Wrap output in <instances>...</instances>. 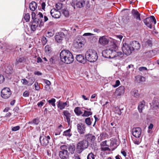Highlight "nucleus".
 I'll return each mask as SVG.
<instances>
[{
  "mask_svg": "<svg viewBox=\"0 0 159 159\" xmlns=\"http://www.w3.org/2000/svg\"><path fill=\"white\" fill-rule=\"evenodd\" d=\"M117 46L116 44L113 43L109 48L104 51L103 52V56L107 58H113L117 57L119 59L123 57V54L120 52H116Z\"/></svg>",
  "mask_w": 159,
  "mask_h": 159,
  "instance_id": "nucleus-1",
  "label": "nucleus"
},
{
  "mask_svg": "<svg viewBox=\"0 0 159 159\" xmlns=\"http://www.w3.org/2000/svg\"><path fill=\"white\" fill-rule=\"evenodd\" d=\"M60 57L61 61L67 64L71 63L74 59L72 53L69 51L66 50H64L61 52Z\"/></svg>",
  "mask_w": 159,
  "mask_h": 159,
  "instance_id": "nucleus-2",
  "label": "nucleus"
},
{
  "mask_svg": "<svg viewBox=\"0 0 159 159\" xmlns=\"http://www.w3.org/2000/svg\"><path fill=\"white\" fill-rule=\"evenodd\" d=\"M85 56L87 60L90 62H94L98 59V56L96 52L94 50L89 49L86 52Z\"/></svg>",
  "mask_w": 159,
  "mask_h": 159,
  "instance_id": "nucleus-3",
  "label": "nucleus"
},
{
  "mask_svg": "<svg viewBox=\"0 0 159 159\" xmlns=\"http://www.w3.org/2000/svg\"><path fill=\"white\" fill-rule=\"evenodd\" d=\"M85 42V39L84 38L78 37L74 41L73 47L78 50H80L84 46Z\"/></svg>",
  "mask_w": 159,
  "mask_h": 159,
  "instance_id": "nucleus-4",
  "label": "nucleus"
},
{
  "mask_svg": "<svg viewBox=\"0 0 159 159\" xmlns=\"http://www.w3.org/2000/svg\"><path fill=\"white\" fill-rule=\"evenodd\" d=\"M89 146L88 141L84 140L80 141L77 144L76 150L78 153H81L84 150L86 149Z\"/></svg>",
  "mask_w": 159,
  "mask_h": 159,
  "instance_id": "nucleus-5",
  "label": "nucleus"
},
{
  "mask_svg": "<svg viewBox=\"0 0 159 159\" xmlns=\"http://www.w3.org/2000/svg\"><path fill=\"white\" fill-rule=\"evenodd\" d=\"M71 4L74 8H81L85 5V2L84 0H72Z\"/></svg>",
  "mask_w": 159,
  "mask_h": 159,
  "instance_id": "nucleus-6",
  "label": "nucleus"
},
{
  "mask_svg": "<svg viewBox=\"0 0 159 159\" xmlns=\"http://www.w3.org/2000/svg\"><path fill=\"white\" fill-rule=\"evenodd\" d=\"M144 22L150 29L152 28V25L153 24H156V21L155 17L153 16H151L150 17L146 18L144 20Z\"/></svg>",
  "mask_w": 159,
  "mask_h": 159,
  "instance_id": "nucleus-7",
  "label": "nucleus"
},
{
  "mask_svg": "<svg viewBox=\"0 0 159 159\" xmlns=\"http://www.w3.org/2000/svg\"><path fill=\"white\" fill-rule=\"evenodd\" d=\"M11 94V91L8 88H4L1 92V97L5 99H7L9 98Z\"/></svg>",
  "mask_w": 159,
  "mask_h": 159,
  "instance_id": "nucleus-8",
  "label": "nucleus"
},
{
  "mask_svg": "<svg viewBox=\"0 0 159 159\" xmlns=\"http://www.w3.org/2000/svg\"><path fill=\"white\" fill-rule=\"evenodd\" d=\"M122 50L124 54L127 55L130 54L132 53V51H133L130 45L127 44L126 43L123 44Z\"/></svg>",
  "mask_w": 159,
  "mask_h": 159,
  "instance_id": "nucleus-9",
  "label": "nucleus"
},
{
  "mask_svg": "<svg viewBox=\"0 0 159 159\" xmlns=\"http://www.w3.org/2000/svg\"><path fill=\"white\" fill-rule=\"evenodd\" d=\"M50 139V137L48 135L47 136L44 135L40 136L39 140L41 145L43 146L46 147L49 143V140Z\"/></svg>",
  "mask_w": 159,
  "mask_h": 159,
  "instance_id": "nucleus-10",
  "label": "nucleus"
},
{
  "mask_svg": "<svg viewBox=\"0 0 159 159\" xmlns=\"http://www.w3.org/2000/svg\"><path fill=\"white\" fill-rule=\"evenodd\" d=\"M132 134L133 136L136 138H139L141 133V129L139 127L133 128L132 129Z\"/></svg>",
  "mask_w": 159,
  "mask_h": 159,
  "instance_id": "nucleus-11",
  "label": "nucleus"
},
{
  "mask_svg": "<svg viewBox=\"0 0 159 159\" xmlns=\"http://www.w3.org/2000/svg\"><path fill=\"white\" fill-rule=\"evenodd\" d=\"M51 16L54 18H58L61 16L60 11L55 8L52 9L50 11Z\"/></svg>",
  "mask_w": 159,
  "mask_h": 159,
  "instance_id": "nucleus-12",
  "label": "nucleus"
},
{
  "mask_svg": "<svg viewBox=\"0 0 159 159\" xmlns=\"http://www.w3.org/2000/svg\"><path fill=\"white\" fill-rule=\"evenodd\" d=\"M65 36V34L63 32H59L55 36V39L58 43H61Z\"/></svg>",
  "mask_w": 159,
  "mask_h": 159,
  "instance_id": "nucleus-13",
  "label": "nucleus"
},
{
  "mask_svg": "<svg viewBox=\"0 0 159 159\" xmlns=\"http://www.w3.org/2000/svg\"><path fill=\"white\" fill-rule=\"evenodd\" d=\"M129 45L131 46L132 50L133 51L134 50H138L140 48V44L138 42L136 41H132L130 43Z\"/></svg>",
  "mask_w": 159,
  "mask_h": 159,
  "instance_id": "nucleus-14",
  "label": "nucleus"
},
{
  "mask_svg": "<svg viewBox=\"0 0 159 159\" xmlns=\"http://www.w3.org/2000/svg\"><path fill=\"white\" fill-rule=\"evenodd\" d=\"M125 92V87L123 86H121L117 88L115 92V94L117 96L123 95Z\"/></svg>",
  "mask_w": 159,
  "mask_h": 159,
  "instance_id": "nucleus-15",
  "label": "nucleus"
},
{
  "mask_svg": "<svg viewBox=\"0 0 159 159\" xmlns=\"http://www.w3.org/2000/svg\"><path fill=\"white\" fill-rule=\"evenodd\" d=\"M77 61L82 63L84 64L86 62L87 59L83 54L77 55L76 57Z\"/></svg>",
  "mask_w": 159,
  "mask_h": 159,
  "instance_id": "nucleus-16",
  "label": "nucleus"
},
{
  "mask_svg": "<svg viewBox=\"0 0 159 159\" xmlns=\"http://www.w3.org/2000/svg\"><path fill=\"white\" fill-rule=\"evenodd\" d=\"M77 130L78 132L81 134H84L85 132L84 125L82 123L78 124L77 125Z\"/></svg>",
  "mask_w": 159,
  "mask_h": 159,
  "instance_id": "nucleus-17",
  "label": "nucleus"
},
{
  "mask_svg": "<svg viewBox=\"0 0 159 159\" xmlns=\"http://www.w3.org/2000/svg\"><path fill=\"white\" fill-rule=\"evenodd\" d=\"M69 102L66 101L65 102H63L62 101L59 100L57 102V105L58 108L61 110H63L64 109L65 107L68 105Z\"/></svg>",
  "mask_w": 159,
  "mask_h": 159,
  "instance_id": "nucleus-18",
  "label": "nucleus"
},
{
  "mask_svg": "<svg viewBox=\"0 0 159 159\" xmlns=\"http://www.w3.org/2000/svg\"><path fill=\"white\" fill-rule=\"evenodd\" d=\"M64 115L65 116L66 122H67L69 125H70L71 123L70 118L71 114L67 110L64 111L63 112Z\"/></svg>",
  "mask_w": 159,
  "mask_h": 159,
  "instance_id": "nucleus-19",
  "label": "nucleus"
},
{
  "mask_svg": "<svg viewBox=\"0 0 159 159\" xmlns=\"http://www.w3.org/2000/svg\"><path fill=\"white\" fill-rule=\"evenodd\" d=\"M68 151H59V155L60 157L62 159H67L69 155Z\"/></svg>",
  "mask_w": 159,
  "mask_h": 159,
  "instance_id": "nucleus-20",
  "label": "nucleus"
},
{
  "mask_svg": "<svg viewBox=\"0 0 159 159\" xmlns=\"http://www.w3.org/2000/svg\"><path fill=\"white\" fill-rule=\"evenodd\" d=\"M99 43L102 45H104L108 44L109 40L105 36L101 37L99 40Z\"/></svg>",
  "mask_w": 159,
  "mask_h": 159,
  "instance_id": "nucleus-21",
  "label": "nucleus"
},
{
  "mask_svg": "<svg viewBox=\"0 0 159 159\" xmlns=\"http://www.w3.org/2000/svg\"><path fill=\"white\" fill-rule=\"evenodd\" d=\"M39 19L37 18H35L33 20L31 25V29L33 31H35L39 25Z\"/></svg>",
  "mask_w": 159,
  "mask_h": 159,
  "instance_id": "nucleus-22",
  "label": "nucleus"
},
{
  "mask_svg": "<svg viewBox=\"0 0 159 159\" xmlns=\"http://www.w3.org/2000/svg\"><path fill=\"white\" fill-rule=\"evenodd\" d=\"M142 45L143 47H151L152 46V43L150 40H145L142 42Z\"/></svg>",
  "mask_w": 159,
  "mask_h": 159,
  "instance_id": "nucleus-23",
  "label": "nucleus"
},
{
  "mask_svg": "<svg viewBox=\"0 0 159 159\" xmlns=\"http://www.w3.org/2000/svg\"><path fill=\"white\" fill-rule=\"evenodd\" d=\"M132 13L134 17L136 19L139 20H141L140 18V14L137 11L134 9H133L132 11Z\"/></svg>",
  "mask_w": 159,
  "mask_h": 159,
  "instance_id": "nucleus-24",
  "label": "nucleus"
},
{
  "mask_svg": "<svg viewBox=\"0 0 159 159\" xmlns=\"http://www.w3.org/2000/svg\"><path fill=\"white\" fill-rule=\"evenodd\" d=\"M145 106V102L144 101H142L140 102L138 107V109L140 112H142V110L144 108Z\"/></svg>",
  "mask_w": 159,
  "mask_h": 159,
  "instance_id": "nucleus-25",
  "label": "nucleus"
},
{
  "mask_svg": "<svg viewBox=\"0 0 159 159\" xmlns=\"http://www.w3.org/2000/svg\"><path fill=\"white\" fill-rule=\"evenodd\" d=\"M37 5L36 3L35 2H32L30 3L29 5L30 9L32 11H35L37 8Z\"/></svg>",
  "mask_w": 159,
  "mask_h": 159,
  "instance_id": "nucleus-26",
  "label": "nucleus"
},
{
  "mask_svg": "<svg viewBox=\"0 0 159 159\" xmlns=\"http://www.w3.org/2000/svg\"><path fill=\"white\" fill-rule=\"evenodd\" d=\"M4 71L7 74H11L12 71V68L9 65H7L4 67Z\"/></svg>",
  "mask_w": 159,
  "mask_h": 159,
  "instance_id": "nucleus-27",
  "label": "nucleus"
},
{
  "mask_svg": "<svg viewBox=\"0 0 159 159\" xmlns=\"http://www.w3.org/2000/svg\"><path fill=\"white\" fill-rule=\"evenodd\" d=\"M74 111L75 114L77 116H79L83 113L80 108L79 107H76L74 109Z\"/></svg>",
  "mask_w": 159,
  "mask_h": 159,
  "instance_id": "nucleus-28",
  "label": "nucleus"
},
{
  "mask_svg": "<svg viewBox=\"0 0 159 159\" xmlns=\"http://www.w3.org/2000/svg\"><path fill=\"white\" fill-rule=\"evenodd\" d=\"M86 137L87 139V140L88 141H94L95 139V137L92 134H89L87 135L86 136Z\"/></svg>",
  "mask_w": 159,
  "mask_h": 159,
  "instance_id": "nucleus-29",
  "label": "nucleus"
},
{
  "mask_svg": "<svg viewBox=\"0 0 159 159\" xmlns=\"http://www.w3.org/2000/svg\"><path fill=\"white\" fill-rule=\"evenodd\" d=\"M70 131L71 129H70L66 130L64 132L63 135V136L70 137L72 135Z\"/></svg>",
  "mask_w": 159,
  "mask_h": 159,
  "instance_id": "nucleus-30",
  "label": "nucleus"
},
{
  "mask_svg": "<svg viewBox=\"0 0 159 159\" xmlns=\"http://www.w3.org/2000/svg\"><path fill=\"white\" fill-rule=\"evenodd\" d=\"M35 80V79L33 77H31L28 79L29 86L31 85Z\"/></svg>",
  "mask_w": 159,
  "mask_h": 159,
  "instance_id": "nucleus-31",
  "label": "nucleus"
},
{
  "mask_svg": "<svg viewBox=\"0 0 159 159\" xmlns=\"http://www.w3.org/2000/svg\"><path fill=\"white\" fill-rule=\"evenodd\" d=\"M39 122V120L38 118H35L32 121L28 122L29 124H34L35 125H37Z\"/></svg>",
  "mask_w": 159,
  "mask_h": 159,
  "instance_id": "nucleus-32",
  "label": "nucleus"
},
{
  "mask_svg": "<svg viewBox=\"0 0 159 159\" xmlns=\"http://www.w3.org/2000/svg\"><path fill=\"white\" fill-rule=\"evenodd\" d=\"M68 145H61L60 147V151H68Z\"/></svg>",
  "mask_w": 159,
  "mask_h": 159,
  "instance_id": "nucleus-33",
  "label": "nucleus"
},
{
  "mask_svg": "<svg viewBox=\"0 0 159 159\" xmlns=\"http://www.w3.org/2000/svg\"><path fill=\"white\" fill-rule=\"evenodd\" d=\"M92 114V113L91 111H84V114L82 115V116L83 117H88Z\"/></svg>",
  "mask_w": 159,
  "mask_h": 159,
  "instance_id": "nucleus-34",
  "label": "nucleus"
},
{
  "mask_svg": "<svg viewBox=\"0 0 159 159\" xmlns=\"http://www.w3.org/2000/svg\"><path fill=\"white\" fill-rule=\"evenodd\" d=\"M136 78L137 81L139 83L142 82L145 80L144 78L140 75L137 76L136 77Z\"/></svg>",
  "mask_w": 159,
  "mask_h": 159,
  "instance_id": "nucleus-35",
  "label": "nucleus"
},
{
  "mask_svg": "<svg viewBox=\"0 0 159 159\" xmlns=\"http://www.w3.org/2000/svg\"><path fill=\"white\" fill-rule=\"evenodd\" d=\"M114 111L116 114L120 115L121 114V112L119 108L118 107H115L114 109Z\"/></svg>",
  "mask_w": 159,
  "mask_h": 159,
  "instance_id": "nucleus-36",
  "label": "nucleus"
},
{
  "mask_svg": "<svg viewBox=\"0 0 159 159\" xmlns=\"http://www.w3.org/2000/svg\"><path fill=\"white\" fill-rule=\"evenodd\" d=\"M68 149L69 152L71 154H73L74 153L75 151V147L74 146H72L71 145H68Z\"/></svg>",
  "mask_w": 159,
  "mask_h": 159,
  "instance_id": "nucleus-37",
  "label": "nucleus"
},
{
  "mask_svg": "<svg viewBox=\"0 0 159 159\" xmlns=\"http://www.w3.org/2000/svg\"><path fill=\"white\" fill-rule=\"evenodd\" d=\"M56 99L55 98H52L51 100L48 101V103L51 104L52 106L55 107L56 105L55 102H56Z\"/></svg>",
  "mask_w": 159,
  "mask_h": 159,
  "instance_id": "nucleus-38",
  "label": "nucleus"
},
{
  "mask_svg": "<svg viewBox=\"0 0 159 159\" xmlns=\"http://www.w3.org/2000/svg\"><path fill=\"white\" fill-rule=\"evenodd\" d=\"M30 15L29 13L25 14L24 16V18L26 22H28L30 20Z\"/></svg>",
  "mask_w": 159,
  "mask_h": 159,
  "instance_id": "nucleus-39",
  "label": "nucleus"
},
{
  "mask_svg": "<svg viewBox=\"0 0 159 159\" xmlns=\"http://www.w3.org/2000/svg\"><path fill=\"white\" fill-rule=\"evenodd\" d=\"M87 159H95L94 154L92 152L89 153L87 156Z\"/></svg>",
  "mask_w": 159,
  "mask_h": 159,
  "instance_id": "nucleus-40",
  "label": "nucleus"
},
{
  "mask_svg": "<svg viewBox=\"0 0 159 159\" xmlns=\"http://www.w3.org/2000/svg\"><path fill=\"white\" fill-rule=\"evenodd\" d=\"M24 58L23 57L19 58L16 60V64H18L19 63H21L24 60Z\"/></svg>",
  "mask_w": 159,
  "mask_h": 159,
  "instance_id": "nucleus-41",
  "label": "nucleus"
},
{
  "mask_svg": "<svg viewBox=\"0 0 159 159\" xmlns=\"http://www.w3.org/2000/svg\"><path fill=\"white\" fill-rule=\"evenodd\" d=\"M85 122L88 125H90L91 124L90 118V117L86 118L85 120Z\"/></svg>",
  "mask_w": 159,
  "mask_h": 159,
  "instance_id": "nucleus-42",
  "label": "nucleus"
},
{
  "mask_svg": "<svg viewBox=\"0 0 159 159\" xmlns=\"http://www.w3.org/2000/svg\"><path fill=\"white\" fill-rule=\"evenodd\" d=\"M41 42L42 44L44 45L46 44L47 42V38L44 36H43L41 39Z\"/></svg>",
  "mask_w": 159,
  "mask_h": 159,
  "instance_id": "nucleus-43",
  "label": "nucleus"
},
{
  "mask_svg": "<svg viewBox=\"0 0 159 159\" xmlns=\"http://www.w3.org/2000/svg\"><path fill=\"white\" fill-rule=\"evenodd\" d=\"M62 14L66 17H68L69 16V14L68 10L66 9H63L62 10Z\"/></svg>",
  "mask_w": 159,
  "mask_h": 159,
  "instance_id": "nucleus-44",
  "label": "nucleus"
},
{
  "mask_svg": "<svg viewBox=\"0 0 159 159\" xmlns=\"http://www.w3.org/2000/svg\"><path fill=\"white\" fill-rule=\"evenodd\" d=\"M62 131L61 129H57L54 132V134L56 136L59 135L60 134L61 132Z\"/></svg>",
  "mask_w": 159,
  "mask_h": 159,
  "instance_id": "nucleus-45",
  "label": "nucleus"
},
{
  "mask_svg": "<svg viewBox=\"0 0 159 159\" xmlns=\"http://www.w3.org/2000/svg\"><path fill=\"white\" fill-rule=\"evenodd\" d=\"M21 82L24 85H29V84L28 80H27L25 79H22L21 80Z\"/></svg>",
  "mask_w": 159,
  "mask_h": 159,
  "instance_id": "nucleus-46",
  "label": "nucleus"
},
{
  "mask_svg": "<svg viewBox=\"0 0 159 159\" xmlns=\"http://www.w3.org/2000/svg\"><path fill=\"white\" fill-rule=\"evenodd\" d=\"M133 96L136 98H138L139 96V94L137 90H135L133 91Z\"/></svg>",
  "mask_w": 159,
  "mask_h": 159,
  "instance_id": "nucleus-47",
  "label": "nucleus"
},
{
  "mask_svg": "<svg viewBox=\"0 0 159 159\" xmlns=\"http://www.w3.org/2000/svg\"><path fill=\"white\" fill-rule=\"evenodd\" d=\"M45 101L44 100H43L42 101H40L39 102H38L37 105L39 107H41L43 106V105L45 103Z\"/></svg>",
  "mask_w": 159,
  "mask_h": 159,
  "instance_id": "nucleus-48",
  "label": "nucleus"
},
{
  "mask_svg": "<svg viewBox=\"0 0 159 159\" xmlns=\"http://www.w3.org/2000/svg\"><path fill=\"white\" fill-rule=\"evenodd\" d=\"M107 135L106 133H102L100 135V137L101 140H103L105 139V137L107 136Z\"/></svg>",
  "mask_w": 159,
  "mask_h": 159,
  "instance_id": "nucleus-49",
  "label": "nucleus"
},
{
  "mask_svg": "<svg viewBox=\"0 0 159 159\" xmlns=\"http://www.w3.org/2000/svg\"><path fill=\"white\" fill-rule=\"evenodd\" d=\"M153 106L155 108H159V101H155L154 102Z\"/></svg>",
  "mask_w": 159,
  "mask_h": 159,
  "instance_id": "nucleus-50",
  "label": "nucleus"
},
{
  "mask_svg": "<svg viewBox=\"0 0 159 159\" xmlns=\"http://www.w3.org/2000/svg\"><path fill=\"white\" fill-rule=\"evenodd\" d=\"M62 4L58 3L56 4V7L57 9V10L58 11V10H60L61 9L62 7Z\"/></svg>",
  "mask_w": 159,
  "mask_h": 159,
  "instance_id": "nucleus-51",
  "label": "nucleus"
},
{
  "mask_svg": "<svg viewBox=\"0 0 159 159\" xmlns=\"http://www.w3.org/2000/svg\"><path fill=\"white\" fill-rule=\"evenodd\" d=\"M35 89L36 90H39L40 89V87L38 83L37 82H35L34 84Z\"/></svg>",
  "mask_w": 159,
  "mask_h": 159,
  "instance_id": "nucleus-52",
  "label": "nucleus"
},
{
  "mask_svg": "<svg viewBox=\"0 0 159 159\" xmlns=\"http://www.w3.org/2000/svg\"><path fill=\"white\" fill-rule=\"evenodd\" d=\"M101 151H108L110 150V148L108 147H102L101 148Z\"/></svg>",
  "mask_w": 159,
  "mask_h": 159,
  "instance_id": "nucleus-53",
  "label": "nucleus"
},
{
  "mask_svg": "<svg viewBox=\"0 0 159 159\" xmlns=\"http://www.w3.org/2000/svg\"><path fill=\"white\" fill-rule=\"evenodd\" d=\"M76 30V33L77 34H80L81 32V29L78 26H75Z\"/></svg>",
  "mask_w": 159,
  "mask_h": 159,
  "instance_id": "nucleus-54",
  "label": "nucleus"
},
{
  "mask_svg": "<svg viewBox=\"0 0 159 159\" xmlns=\"http://www.w3.org/2000/svg\"><path fill=\"white\" fill-rule=\"evenodd\" d=\"M20 129V126H16L12 128L11 130L12 131H15L18 130Z\"/></svg>",
  "mask_w": 159,
  "mask_h": 159,
  "instance_id": "nucleus-55",
  "label": "nucleus"
},
{
  "mask_svg": "<svg viewBox=\"0 0 159 159\" xmlns=\"http://www.w3.org/2000/svg\"><path fill=\"white\" fill-rule=\"evenodd\" d=\"M45 52L49 53L50 52V48L48 46H46L45 47Z\"/></svg>",
  "mask_w": 159,
  "mask_h": 159,
  "instance_id": "nucleus-56",
  "label": "nucleus"
},
{
  "mask_svg": "<svg viewBox=\"0 0 159 159\" xmlns=\"http://www.w3.org/2000/svg\"><path fill=\"white\" fill-rule=\"evenodd\" d=\"M54 35V33L51 32H48L46 36L47 37H50Z\"/></svg>",
  "mask_w": 159,
  "mask_h": 159,
  "instance_id": "nucleus-57",
  "label": "nucleus"
},
{
  "mask_svg": "<svg viewBox=\"0 0 159 159\" xmlns=\"http://www.w3.org/2000/svg\"><path fill=\"white\" fill-rule=\"evenodd\" d=\"M4 81V78L2 75L0 74V84L2 83Z\"/></svg>",
  "mask_w": 159,
  "mask_h": 159,
  "instance_id": "nucleus-58",
  "label": "nucleus"
},
{
  "mask_svg": "<svg viewBox=\"0 0 159 159\" xmlns=\"http://www.w3.org/2000/svg\"><path fill=\"white\" fill-rule=\"evenodd\" d=\"M49 61L51 64H54L55 62V60L53 57H51L49 59Z\"/></svg>",
  "mask_w": 159,
  "mask_h": 159,
  "instance_id": "nucleus-59",
  "label": "nucleus"
},
{
  "mask_svg": "<svg viewBox=\"0 0 159 159\" xmlns=\"http://www.w3.org/2000/svg\"><path fill=\"white\" fill-rule=\"evenodd\" d=\"M29 95V93L28 91H26L24 92L23 94V96L24 97H28Z\"/></svg>",
  "mask_w": 159,
  "mask_h": 159,
  "instance_id": "nucleus-60",
  "label": "nucleus"
},
{
  "mask_svg": "<svg viewBox=\"0 0 159 159\" xmlns=\"http://www.w3.org/2000/svg\"><path fill=\"white\" fill-rule=\"evenodd\" d=\"M134 143L136 144L139 145L141 142V141L140 140L138 139H135L134 140Z\"/></svg>",
  "mask_w": 159,
  "mask_h": 159,
  "instance_id": "nucleus-61",
  "label": "nucleus"
},
{
  "mask_svg": "<svg viewBox=\"0 0 159 159\" xmlns=\"http://www.w3.org/2000/svg\"><path fill=\"white\" fill-rule=\"evenodd\" d=\"M139 70L140 71H143V70H147V68L145 67H141L139 69Z\"/></svg>",
  "mask_w": 159,
  "mask_h": 159,
  "instance_id": "nucleus-62",
  "label": "nucleus"
},
{
  "mask_svg": "<svg viewBox=\"0 0 159 159\" xmlns=\"http://www.w3.org/2000/svg\"><path fill=\"white\" fill-rule=\"evenodd\" d=\"M107 146V141L105 140L104 141L102 142L101 143V147H105Z\"/></svg>",
  "mask_w": 159,
  "mask_h": 159,
  "instance_id": "nucleus-63",
  "label": "nucleus"
},
{
  "mask_svg": "<svg viewBox=\"0 0 159 159\" xmlns=\"http://www.w3.org/2000/svg\"><path fill=\"white\" fill-rule=\"evenodd\" d=\"M121 153L125 157H126L127 155V153L126 152L124 151L123 149H122L121 151Z\"/></svg>",
  "mask_w": 159,
  "mask_h": 159,
  "instance_id": "nucleus-64",
  "label": "nucleus"
}]
</instances>
